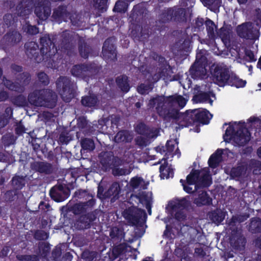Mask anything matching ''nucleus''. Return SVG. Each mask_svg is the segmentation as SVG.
<instances>
[{"instance_id": "obj_1", "label": "nucleus", "mask_w": 261, "mask_h": 261, "mask_svg": "<svg viewBox=\"0 0 261 261\" xmlns=\"http://www.w3.org/2000/svg\"><path fill=\"white\" fill-rule=\"evenodd\" d=\"M187 100L181 95H174L169 97L159 96L151 99L149 102L150 108H155L159 114L166 116L170 114V110H177L186 105Z\"/></svg>"}, {"instance_id": "obj_2", "label": "nucleus", "mask_w": 261, "mask_h": 261, "mask_svg": "<svg viewBox=\"0 0 261 261\" xmlns=\"http://www.w3.org/2000/svg\"><path fill=\"white\" fill-rule=\"evenodd\" d=\"M35 7V13L40 20H45L50 15L51 10L49 2L44 0H27L18 7L19 14L25 16L28 14L33 7Z\"/></svg>"}, {"instance_id": "obj_3", "label": "nucleus", "mask_w": 261, "mask_h": 261, "mask_svg": "<svg viewBox=\"0 0 261 261\" xmlns=\"http://www.w3.org/2000/svg\"><path fill=\"white\" fill-rule=\"evenodd\" d=\"M204 187H207L211 184V178L207 169H203L200 171H195L191 173L187 177V181L180 179L184 190L189 193H193L197 190L196 182Z\"/></svg>"}, {"instance_id": "obj_4", "label": "nucleus", "mask_w": 261, "mask_h": 261, "mask_svg": "<svg viewBox=\"0 0 261 261\" xmlns=\"http://www.w3.org/2000/svg\"><path fill=\"white\" fill-rule=\"evenodd\" d=\"M250 133L243 123L234 122L229 126L223 136L226 142L232 141L238 145H243L250 140Z\"/></svg>"}, {"instance_id": "obj_5", "label": "nucleus", "mask_w": 261, "mask_h": 261, "mask_svg": "<svg viewBox=\"0 0 261 261\" xmlns=\"http://www.w3.org/2000/svg\"><path fill=\"white\" fill-rule=\"evenodd\" d=\"M57 96L49 90L35 91L29 95V102L36 106L52 108L55 106Z\"/></svg>"}, {"instance_id": "obj_6", "label": "nucleus", "mask_w": 261, "mask_h": 261, "mask_svg": "<svg viewBox=\"0 0 261 261\" xmlns=\"http://www.w3.org/2000/svg\"><path fill=\"white\" fill-rule=\"evenodd\" d=\"M212 118V115L206 110H194L188 111L186 113L180 116V118L183 121L181 126H188L195 121H199L203 124H206Z\"/></svg>"}, {"instance_id": "obj_7", "label": "nucleus", "mask_w": 261, "mask_h": 261, "mask_svg": "<svg viewBox=\"0 0 261 261\" xmlns=\"http://www.w3.org/2000/svg\"><path fill=\"white\" fill-rule=\"evenodd\" d=\"M233 77V73L226 65L221 64L215 67L214 72V80L218 85L223 86L226 83H231Z\"/></svg>"}, {"instance_id": "obj_8", "label": "nucleus", "mask_w": 261, "mask_h": 261, "mask_svg": "<svg viewBox=\"0 0 261 261\" xmlns=\"http://www.w3.org/2000/svg\"><path fill=\"white\" fill-rule=\"evenodd\" d=\"M58 88L62 87V90L60 92L63 99L66 102H69L74 97L75 86L70 83L69 80L65 77H60L57 82Z\"/></svg>"}, {"instance_id": "obj_9", "label": "nucleus", "mask_w": 261, "mask_h": 261, "mask_svg": "<svg viewBox=\"0 0 261 261\" xmlns=\"http://www.w3.org/2000/svg\"><path fill=\"white\" fill-rule=\"evenodd\" d=\"M189 204V202L185 198L174 199L170 201L168 206L173 211L176 212L175 218L180 221L185 218L186 216L183 210Z\"/></svg>"}, {"instance_id": "obj_10", "label": "nucleus", "mask_w": 261, "mask_h": 261, "mask_svg": "<svg viewBox=\"0 0 261 261\" xmlns=\"http://www.w3.org/2000/svg\"><path fill=\"white\" fill-rule=\"evenodd\" d=\"M258 26L254 27L251 23H246L239 26L237 32L241 37L252 39L258 35Z\"/></svg>"}, {"instance_id": "obj_11", "label": "nucleus", "mask_w": 261, "mask_h": 261, "mask_svg": "<svg viewBox=\"0 0 261 261\" xmlns=\"http://www.w3.org/2000/svg\"><path fill=\"white\" fill-rule=\"evenodd\" d=\"M166 150H165L163 146H158L155 148V150L158 154H162L165 152V156L166 158H169V156H173L174 154H178V146L175 140L168 141L166 143Z\"/></svg>"}, {"instance_id": "obj_12", "label": "nucleus", "mask_w": 261, "mask_h": 261, "mask_svg": "<svg viewBox=\"0 0 261 261\" xmlns=\"http://www.w3.org/2000/svg\"><path fill=\"white\" fill-rule=\"evenodd\" d=\"M114 39H108L105 41L103 48L102 55L106 59L114 60L116 58V53L113 45Z\"/></svg>"}, {"instance_id": "obj_13", "label": "nucleus", "mask_w": 261, "mask_h": 261, "mask_svg": "<svg viewBox=\"0 0 261 261\" xmlns=\"http://www.w3.org/2000/svg\"><path fill=\"white\" fill-rule=\"evenodd\" d=\"M45 39H41V43L42 44V47L41 48L40 51L43 57V60L47 59L48 57H50L57 51L56 48L54 47V44H53L50 39H48L44 43Z\"/></svg>"}, {"instance_id": "obj_14", "label": "nucleus", "mask_w": 261, "mask_h": 261, "mask_svg": "<svg viewBox=\"0 0 261 261\" xmlns=\"http://www.w3.org/2000/svg\"><path fill=\"white\" fill-rule=\"evenodd\" d=\"M52 199L57 202L64 201L68 196V190L65 191L62 186L55 187L50 191Z\"/></svg>"}, {"instance_id": "obj_15", "label": "nucleus", "mask_w": 261, "mask_h": 261, "mask_svg": "<svg viewBox=\"0 0 261 261\" xmlns=\"http://www.w3.org/2000/svg\"><path fill=\"white\" fill-rule=\"evenodd\" d=\"M167 159L163 158L160 163L161 164L160 168L161 176L162 178H168L173 176V170L166 162Z\"/></svg>"}, {"instance_id": "obj_16", "label": "nucleus", "mask_w": 261, "mask_h": 261, "mask_svg": "<svg viewBox=\"0 0 261 261\" xmlns=\"http://www.w3.org/2000/svg\"><path fill=\"white\" fill-rule=\"evenodd\" d=\"M197 59L198 57H197L196 62L190 69V74L194 79L202 77L206 73L205 67L202 66H199L200 63L197 61Z\"/></svg>"}, {"instance_id": "obj_17", "label": "nucleus", "mask_w": 261, "mask_h": 261, "mask_svg": "<svg viewBox=\"0 0 261 261\" xmlns=\"http://www.w3.org/2000/svg\"><path fill=\"white\" fill-rule=\"evenodd\" d=\"M137 197L140 202L145 205L149 214H151L150 204L152 202V193L150 192H142L138 194Z\"/></svg>"}, {"instance_id": "obj_18", "label": "nucleus", "mask_w": 261, "mask_h": 261, "mask_svg": "<svg viewBox=\"0 0 261 261\" xmlns=\"http://www.w3.org/2000/svg\"><path fill=\"white\" fill-rule=\"evenodd\" d=\"M53 16L55 18H61L66 21H67V18L69 17L72 23L74 24H76V22L73 19L72 16H70V14L67 12L66 8L64 7H60L55 10Z\"/></svg>"}, {"instance_id": "obj_19", "label": "nucleus", "mask_w": 261, "mask_h": 261, "mask_svg": "<svg viewBox=\"0 0 261 261\" xmlns=\"http://www.w3.org/2000/svg\"><path fill=\"white\" fill-rule=\"evenodd\" d=\"M194 202L197 206L210 204L212 202V198L208 196L206 192L202 191L195 199Z\"/></svg>"}, {"instance_id": "obj_20", "label": "nucleus", "mask_w": 261, "mask_h": 261, "mask_svg": "<svg viewBox=\"0 0 261 261\" xmlns=\"http://www.w3.org/2000/svg\"><path fill=\"white\" fill-rule=\"evenodd\" d=\"M182 12L183 10L181 9H170L167 10L166 12L162 14V19H163V21H168L172 19L174 17L176 18L180 13H182Z\"/></svg>"}, {"instance_id": "obj_21", "label": "nucleus", "mask_w": 261, "mask_h": 261, "mask_svg": "<svg viewBox=\"0 0 261 261\" xmlns=\"http://www.w3.org/2000/svg\"><path fill=\"white\" fill-rule=\"evenodd\" d=\"M210 218L214 223L218 225L224 219L225 213L221 210H217L210 214Z\"/></svg>"}, {"instance_id": "obj_22", "label": "nucleus", "mask_w": 261, "mask_h": 261, "mask_svg": "<svg viewBox=\"0 0 261 261\" xmlns=\"http://www.w3.org/2000/svg\"><path fill=\"white\" fill-rule=\"evenodd\" d=\"M222 151V150L218 149L215 153L211 156L208 160V164L210 167L212 168L216 167L222 161L221 155Z\"/></svg>"}, {"instance_id": "obj_23", "label": "nucleus", "mask_w": 261, "mask_h": 261, "mask_svg": "<svg viewBox=\"0 0 261 261\" xmlns=\"http://www.w3.org/2000/svg\"><path fill=\"white\" fill-rule=\"evenodd\" d=\"M133 139L132 135L127 131L118 132L114 138L116 142H129Z\"/></svg>"}, {"instance_id": "obj_24", "label": "nucleus", "mask_w": 261, "mask_h": 261, "mask_svg": "<svg viewBox=\"0 0 261 261\" xmlns=\"http://www.w3.org/2000/svg\"><path fill=\"white\" fill-rule=\"evenodd\" d=\"M193 100L195 102H208L212 105L213 100L210 98V94L206 93H200L199 94L195 95Z\"/></svg>"}, {"instance_id": "obj_25", "label": "nucleus", "mask_w": 261, "mask_h": 261, "mask_svg": "<svg viewBox=\"0 0 261 261\" xmlns=\"http://www.w3.org/2000/svg\"><path fill=\"white\" fill-rule=\"evenodd\" d=\"M137 213V216L126 215V214L124 216L133 225H136L138 223L140 219L145 215V212L142 210H138Z\"/></svg>"}, {"instance_id": "obj_26", "label": "nucleus", "mask_w": 261, "mask_h": 261, "mask_svg": "<svg viewBox=\"0 0 261 261\" xmlns=\"http://www.w3.org/2000/svg\"><path fill=\"white\" fill-rule=\"evenodd\" d=\"M117 83L122 91L127 92L129 89V84L127 82V77L123 75L118 77L117 79Z\"/></svg>"}, {"instance_id": "obj_27", "label": "nucleus", "mask_w": 261, "mask_h": 261, "mask_svg": "<svg viewBox=\"0 0 261 261\" xmlns=\"http://www.w3.org/2000/svg\"><path fill=\"white\" fill-rule=\"evenodd\" d=\"M131 170L129 168L121 166H116L112 170L113 174L114 176H122L128 174L130 173Z\"/></svg>"}, {"instance_id": "obj_28", "label": "nucleus", "mask_w": 261, "mask_h": 261, "mask_svg": "<svg viewBox=\"0 0 261 261\" xmlns=\"http://www.w3.org/2000/svg\"><path fill=\"white\" fill-rule=\"evenodd\" d=\"M130 185L134 189L142 188L145 189L147 185L142 178L140 177H134L130 181Z\"/></svg>"}, {"instance_id": "obj_29", "label": "nucleus", "mask_w": 261, "mask_h": 261, "mask_svg": "<svg viewBox=\"0 0 261 261\" xmlns=\"http://www.w3.org/2000/svg\"><path fill=\"white\" fill-rule=\"evenodd\" d=\"M87 70V67L84 65H75L72 68L71 73L73 76L82 77Z\"/></svg>"}, {"instance_id": "obj_30", "label": "nucleus", "mask_w": 261, "mask_h": 261, "mask_svg": "<svg viewBox=\"0 0 261 261\" xmlns=\"http://www.w3.org/2000/svg\"><path fill=\"white\" fill-rule=\"evenodd\" d=\"M249 229L252 232L260 231L261 230V220L258 218L253 219L250 224Z\"/></svg>"}, {"instance_id": "obj_31", "label": "nucleus", "mask_w": 261, "mask_h": 261, "mask_svg": "<svg viewBox=\"0 0 261 261\" xmlns=\"http://www.w3.org/2000/svg\"><path fill=\"white\" fill-rule=\"evenodd\" d=\"M83 105L87 107L94 106L97 103V98L94 95L86 96L82 99Z\"/></svg>"}, {"instance_id": "obj_32", "label": "nucleus", "mask_w": 261, "mask_h": 261, "mask_svg": "<svg viewBox=\"0 0 261 261\" xmlns=\"http://www.w3.org/2000/svg\"><path fill=\"white\" fill-rule=\"evenodd\" d=\"M127 6V4L124 1L121 0L116 3L114 11L119 12H124L126 11Z\"/></svg>"}, {"instance_id": "obj_33", "label": "nucleus", "mask_w": 261, "mask_h": 261, "mask_svg": "<svg viewBox=\"0 0 261 261\" xmlns=\"http://www.w3.org/2000/svg\"><path fill=\"white\" fill-rule=\"evenodd\" d=\"M82 146L83 149L92 150L94 149V142L89 139H85L82 141Z\"/></svg>"}, {"instance_id": "obj_34", "label": "nucleus", "mask_w": 261, "mask_h": 261, "mask_svg": "<svg viewBox=\"0 0 261 261\" xmlns=\"http://www.w3.org/2000/svg\"><path fill=\"white\" fill-rule=\"evenodd\" d=\"M94 7L100 12H103L107 9L106 0H94Z\"/></svg>"}, {"instance_id": "obj_35", "label": "nucleus", "mask_w": 261, "mask_h": 261, "mask_svg": "<svg viewBox=\"0 0 261 261\" xmlns=\"http://www.w3.org/2000/svg\"><path fill=\"white\" fill-rule=\"evenodd\" d=\"M25 47L28 55L31 54L34 56L36 54L34 51L37 49L38 45L35 42H31L25 44Z\"/></svg>"}, {"instance_id": "obj_36", "label": "nucleus", "mask_w": 261, "mask_h": 261, "mask_svg": "<svg viewBox=\"0 0 261 261\" xmlns=\"http://www.w3.org/2000/svg\"><path fill=\"white\" fill-rule=\"evenodd\" d=\"M152 89V84L149 85H145L141 84L138 88V91L139 93L144 94L148 93L149 91H150Z\"/></svg>"}, {"instance_id": "obj_37", "label": "nucleus", "mask_w": 261, "mask_h": 261, "mask_svg": "<svg viewBox=\"0 0 261 261\" xmlns=\"http://www.w3.org/2000/svg\"><path fill=\"white\" fill-rule=\"evenodd\" d=\"M119 191L120 187L119 184L117 182L114 183L108 191V195L116 196L119 194Z\"/></svg>"}, {"instance_id": "obj_38", "label": "nucleus", "mask_w": 261, "mask_h": 261, "mask_svg": "<svg viewBox=\"0 0 261 261\" xmlns=\"http://www.w3.org/2000/svg\"><path fill=\"white\" fill-rule=\"evenodd\" d=\"M229 84L235 85L237 87L239 88L244 87L246 85V82L242 80L239 79L233 74V77L232 79V82Z\"/></svg>"}, {"instance_id": "obj_39", "label": "nucleus", "mask_w": 261, "mask_h": 261, "mask_svg": "<svg viewBox=\"0 0 261 261\" xmlns=\"http://www.w3.org/2000/svg\"><path fill=\"white\" fill-rule=\"evenodd\" d=\"M85 206V204L83 203L75 204L73 208L74 213L76 214L82 213L86 210Z\"/></svg>"}, {"instance_id": "obj_40", "label": "nucleus", "mask_w": 261, "mask_h": 261, "mask_svg": "<svg viewBox=\"0 0 261 261\" xmlns=\"http://www.w3.org/2000/svg\"><path fill=\"white\" fill-rule=\"evenodd\" d=\"M7 37L9 38L11 42L14 43L19 42L21 38L20 34L17 32H15L12 34L8 35Z\"/></svg>"}, {"instance_id": "obj_41", "label": "nucleus", "mask_w": 261, "mask_h": 261, "mask_svg": "<svg viewBox=\"0 0 261 261\" xmlns=\"http://www.w3.org/2000/svg\"><path fill=\"white\" fill-rule=\"evenodd\" d=\"M205 24L207 27L208 33L211 35L214 34V30L216 28V26L214 22L211 20H207L205 22Z\"/></svg>"}, {"instance_id": "obj_42", "label": "nucleus", "mask_w": 261, "mask_h": 261, "mask_svg": "<svg viewBox=\"0 0 261 261\" xmlns=\"http://www.w3.org/2000/svg\"><path fill=\"white\" fill-rule=\"evenodd\" d=\"M243 171L244 169L240 167L237 168H234L231 171V174L232 176L240 177L242 175Z\"/></svg>"}, {"instance_id": "obj_43", "label": "nucleus", "mask_w": 261, "mask_h": 261, "mask_svg": "<svg viewBox=\"0 0 261 261\" xmlns=\"http://www.w3.org/2000/svg\"><path fill=\"white\" fill-rule=\"evenodd\" d=\"M38 76L40 82L44 85H47L49 83L48 76L45 73H39Z\"/></svg>"}, {"instance_id": "obj_44", "label": "nucleus", "mask_w": 261, "mask_h": 261, "mask_svg": "<svg viewBox=\"0 0 261 261\" xmlns=\"http://www.w3.org/2000/svg\"><path fill=\"white\" fill-rule=\"evenodd\" d=\"M14 103L20 107L24 106L26 103L25 99L23 96H19L15 99Z\"/></svg>"}, {"instance_id": "obj_45", "label": "nucleus", "mask_w": 261, "mask_h": 261, "mask_svg": "<svg viewBox=\"0 0 261 261\" xmlns=\"http://www.w3.org/2000/svg\"><path fill=\"white\" fill-rule=\"evenodd\" d=\"M146 126L145 124L140 123L136 127V130L140 134H143L145 133Z\"/></svg>"}, {"instance_id": "obj_46", "label": "nucleus", "mask_w": 261, "mask_h": 261, "mask_svg": "<svg viewBox=\"0 0 261 261\" xmlns=\"http://www.w3.org/2000/svg\"><path fill=\"white\" fill-rule=\"evenodd\" d=\"M28 32L31 34H36L38 33V29L35 26L29 25Z\"/></svg>"}, {"instance_id": "obj_47", "label": "nucleus", "mask_w": 261, "mask_h": 261, "mask_svg": "<svg viewBox=\"0 0 261 261\" xmlns=\"http://www.w3.org/2000/svg\"><path fill=\"white\" fill-rule=\"evenodd\" d=\"M35 237L38 239L43 240L47 238V234L43 231H38L35 234Z\"/></svg>"}, {"instance_id": "obj_48", "label": "nucleus", "mask_w": 261, "mask_h": 261, "mask_svg": "<svg viewBox=\"0 0 261 261\" xmlns=\"http://www.w3.org/2000/svg\"><path fill=\"white\" fill-rule=\"evenodd\" d=\"M21 180L22 179L18 177H14L12 180V184L14 186H17L18 187H20L19 184H20Z\"/></svg>"}, {"instance_id": "obj_49", "label": "nucleus", "mask_w": 261, "mask_h": 261, "mask_svg": "<svg viewBox=\"0 0 261 261\" xmlns=\"http://www.w3.org/2000/svg\"><path fill=\"white\" fill-rule=\"evenodd\" d=\"M159 130L157 129H152L150 131V133L148 134V138H152L156 137L158 136Z\"/></svg>"}, {"instance_id": "obj_50", "label": "nucleus", "mask_w": 261, "mask_h": 261, "mask_svg": "<svg viewBox=\"0 0 261 261\" xmlns=\"http://www.w3.org/2000/svg\"><path fill=\"white\" fill-rule=\"evenodd\" d=\"M59 140L60 142L66 144L69 142V139L64 135L61 134L60 136Z\"/></svg>"}, {"instance_id": "obj_51", "label": "nucleus", "mask_w": 261, "mask_h": 261, "mask_svg": "<svg viewBox=\"0 0 261 261\" xmlns=\"http://www.w3.org/2000/svg\"><path fill=\"white\" fill-rule=\"evenodd\" d=\"M8 97L7 93L5 91H0V101H3Z\"/></svg>"}, {"instance_id": "obj_52", "label": "nucleus", "mask_w": 261, "mask_h": 261, "mask_svg": "<svg viewBox=\"0 0 261 261\" xmlns=\"http://www.w3.org/2000/svg\"><path fill=\"white\" fill-rule=\"evenodd\" d=\"M17 258L20 260H28L30 259V256L28 255H19L17 256Z\"/></svg>"}, {"instance_id": "obj_53", "label": "nucleus", "mask_w": 261, "mask_h": 261, "mask_svg": "<svg viewBox=\"0 0 261 261\" xmlns=\"http://www.w3.org/2000/svg\"><path fill=\"white\" fill-rule=\"evenodd\" d=\"M7 123V121L6 120L0 119V128L4 127Z\"/></svg>"}, {"instance_id": "obj_54", "label": "nucleus", "mask_w": 261, "mask_h": 261, "mask_svg": "<svg viewBox=\"0 0 261 261\" xmlns=\"http://www.w3.org/2000/svg\"><path fill=\"white\" fill-rule=\"evenodd\" d=\"M139 139H140L138 138L137 140V142L138 144H139L140 145H146V143L144 140H141V141H139Z\"/></svg>"}, {"instance_id": "obj_55", "label": "nucleus", "mask_w": 261, "mask_h": 261, "mask_svg": "<svg viewBox=\"0 0 261 261\" xmlns=\"http://www.w3.org/2000/svg\"><path fill=\"white\" fill-rule=\"evenodd\" d=\"M101 163L105 167V169L107 170L109 167V165L106 163V162L104 160H101Z\"/></svg>"}, {"instance_id": "obj_56", "label": "nucleus", "mask_w": 261, "mask_h": 261, "mask_svg": "<svg viewBox=\"0 0 261 261\" xmlns=\"http://www.w3.org/2000/svg\"><path fill=\"white\" fill-rule=\"evenodd\" d=\"M250 122H255L256 121H258L259 120L254 118V117H251L249 118V119L248 120Z\"/></svg>"}, {"instance_id": "obj_57", "label": "nucleus", "mask_w": 261, "mask_h": 261, "mask_svg": "<svg viewBox=\"0 0 261 261\" xmlns=\"http://www.w3.org/2000/svg\"><path fill=\"white\" fill-rule=\"evenodd\" d=\"M257 67L260 69L261 70V58L259 59L258 62L257 63Z\"/></svg>"}, {"instance_id": "obj_58", "label": "nucleus", "mask_w": 261, "mask_h": 261, "mask_svg": "<svg viewBox=\"0 0 261 261\" xmlns=\"http://www.w3.org/2000/svg\"><path fill=\"white\" fill-rule=\"evenodd\" d=\"M257 154L258 156L261 158V147L257 150Z\"/></svg>"}, {"instance_id": "obj_59", "label": "nucleus", "mask_w": 261, "mask_h": 261, "mask_svg": "<svg viewBox=\"0 0 261 261\" xmlns=\"http://www.w3.org/2000/svg\"><path fill=\"white\" fill-rule=\"evenodd\" d=\"M247 217H246V216H245V217H243V218H239V220H238V221H239V222H242V221H244L245 220H246V219H247Z\"/></svg>"}, {"instance_id": "obj_60", "label": "nucleus", "mask_w": 261, "mask_h": 261, "mask_svg": "<svg viewBox=\"0 0 261 261\" xmlns=\"http://www.w3.org/2000/svg\"><path fill=\"white\" fill-rule=\"evenodd\" d=\"M181 261H190V259L188 257H185L181 258Z\"/></svg>"}, {"instance_id": "obj_61", "label": "nucleus", "mask_w": 261, "mask_h": 261, "mask_svg": "<svg viewBox=\"0 0 261 261\" xmlns=\"http://www.w3.org/2000/svg\"><path fill=\"white\" fill-rule=\"evenodd\" d=\"M238 1L239 3L240 4H243L247 1V0H238Z\"/></svg>"}, {"instance_id": "obj_62", "label": "nucleus", "mask_w": 261, "mask_h": 261, "mask_svg": "<svg viewBox=\"0 0 261 261\" xmlns=\"http://www.w3.org/2000/svg\"><path fill=\"white\" fill-rule=\"evenodd\" d=\"M249 57H250V60H255L254 59L253 55L252 54H251L250 55H249Z\"/></svg>"}, {"instance_id": "obj_63", "label": "nucleus", "mask_w": 261, "mask_h": 261, "mask_svg": "<svg viewBox=\"0 0 261 261\" xmlns=\"http://www.w3.org/2000/svg\"><path fill=\"white\" fill-rule=\"evenodd\" d=\"M6 112H8V113H12L11 109L10 108H7L6 109Z\"/></svg>"}, {"instance_id": "obj_64", "label": "nucleus", "mask_w": 261, "mask_h": 261, "mask_svg": "<svg viewBox=\"0 0 261 261\" xmlns=\"http://www.w3.org/2000/svg\"><path fill=\"white\" fill-rule=\"evenodd\" d=\"M256 245H257L258 247H259L261 248V244H259L258 242V240L256 241Z\"/></svg>"}]
</instances>
